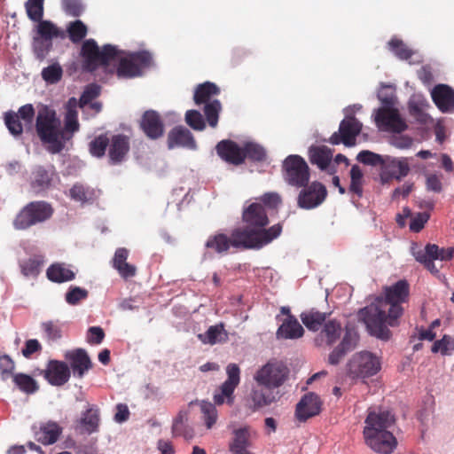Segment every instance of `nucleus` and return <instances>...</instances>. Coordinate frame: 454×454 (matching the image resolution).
Listing matches in <instances>:
<instances>
[{"label": "nucleus", "mask_w": 454, "mask_h": 454, "mask_svg": "<svg viewBox=\"0 0 454 454\" xmlns=\"http://www.w3.org/2000/svg\"><path fill=\"white\" fill-rule=\"evenodd\" d=\"M410 286L406 280H399L385 288V297H379L369 306L361 309L358 317L371 335L387 340L391 336L389 326L398 325L403 314V303L408 301Z\"/></svg>", "instance_id": "nucleus-1"}, {"label": "nucleus", "mask_w": 454, "mask_h": 454, "mask_svg": "<svg viewBox=\"0 0 454 454\" xmlns=\"http://www.w3.org/2000/svg\"><path fill=\"white\" fill-rule=\"evenodd\" d=\"M281 231L280 223L272 225L268 231L235 228L230 237L223 233L209 236L205 246L218 254L226 253L231 247L243 250L261 249L277 239Z\"/></svg>", "instance_id": "nucleus-2"}, {"label": "nucleus", "mask_w": 454, "mask_h": 454, "mask_svg": "<svg viewBox=\"0 0 454 454\" xmlns=\"http://www.w3.org/2000/svg\"><path fill=\"white\" fill-rule=\"evenodd\" d=\"M395 423V415L390 411L368 409L363 430L366 445L377 453L391 454L397 446L391 431Z\"/></svg>", "instance_id": "nucleus-3"}, {"label": "nucleus", "mask_w": 454, "mask_h": 454, "mask_svg": "<svg viewBox=\"0 0 454 454\" xmlns=\"http://www.w3.org/2000/svg\"><path fill=\"white\" fill-rule=\"evenodd\" d=\"M330 314L311 309L302 312L300 316L301 322L309 331H320L315 338L317 346L331 347L341 336L342 326L340 322L337 319L328 318Z\"/></svg>", "instance_id": "nucleus-4"}, {"label": "nucleus", "mask_w": 454, "mask_h": 454, "mask_svg": "<svg viewBox=\"0 0 454 454\" xmlns=\"http://www.w3.org/2000/svg\"><path fill=\"white\" fill-rule=\"evenodd\" d=\"M35 130L43 144H47V150L52 154L59 153L64 149L61 121L56 111L47 106L38 109L35 118Z\"/></svg>", "instance_id": "nucleus-5"}, {"label": "nucleus", "mask_w": 454, "mask_h": 454, "mask_svg": "<svg viewBox=\"0 0 454 454\" xmlns=\"http://www.w3.org/2000/svg\"><path fill=\"white\" fill-rule=\"evenodd\" d=\"M123 51L117 49L109 72L116 74L118 78L131 79L142 75L143 70L152 64V55L146 51L130 52L122 55Z\"/></svg>", "instance_id": "nucleus-6"}, {"label": "nucleus", "mask_w": 454, "mask_h": 454, "mask_svg": "<svg viewBox=\"0 0 454 454\" xmlns=\"http://www.w3.org/2000/svg\"><path fill=\"white\" fill-rule=\"evenodd\" d=\"M117 47L105 44L101 49L94 39L85 40L81 47L82 68L86 72H94L102 67L111 72L110 66L116 56Z\"/></svg>", "instance_id": "nucleus-7"}, {"label": "nucleus", "mask_w": 454, "mask_h": 454, "mask_svg": "<svg viewBox=\"0 0 454 454\" xmlns=\"http://www.w3.org/2000/svg\"><path fill=\"white\" fill-rule=\"evenodd\" d=\"M51 205L43 200L31 201L24 206L13 219L15 230L25 231L49 220L53 215Z\"/></svg>", "instance_id": "nucleus-8"}, {"label": "nucleus", "mask_w": 454, "mask_h": 454, "mask_svg": "<svg viewBox=\"0 0 454 454\" xmlns=\"http://www.w3.org/2000/svg\"><path fill=\"white\" fill-rule=\"evenodd\" d=\"M379 99L387 106L380 107L375 114V123L379 129L392 133H402L407 129L405 121L401 117L396 108L390 107L394 104L392 97H382Z\"/></svg>", "instance_id": "nucleus-9"}, {"label": "nucleus", "mask_w": 454, "mask_h": 454, "mask_svg": "<svg viewBox=\"0 0 454 454\" xmlns=\"http://www.w3.org/2000/svg\"><path fill=\"white\" fill-rule=\"evenodd\" d=\"M282 176L286 184L299 189L309 184L310 169L301 156L291 154L283 160Z\"/></svg>", "instance_id": "nucleus-10"}, {"label": "nucleus", "mask_w": 454, "mask_h": 454, "mask_svg": "<svg viewBox=\"0 0 454 454\" xmlns=\"http://www.w3.org/2000/svg\"><path fill=\"white\" fill-rule=\"evenodd\" d=\"M410 251L416 261L429 270L434 269V261H450L454 257V247H440L435 244H427L423 247L421 244L412 242Z\"/></svg>", "instance_id": "nucleus-11"}, {"label": "nucleus", "mask_w": 454, "mask_h": 454, "mask_svg": "<svg viewBox=\"0 0 454 454\" xmlns=\"http://www.w3.org/2000/svg\"><path fill=\"white\" fill-rule=\"evenodd\" d=\"M380 370L378 356L368 351L355 354L348 364V373L352 378H367Z\"/></svg>", "instance_id": "nucleus-12"}, {"label": "nucleus", "mask_w": 454, "mask_h": 454, "mask_svg": "<svg viewBox=\"0 0 454 454\" xmlns=\"http://www.w3.org/2000/svg\"><path fill=\"white\" fill-rule=\"evenodd\" d=\"M227 379L215 390L213 395L215 405L224 403L231 406L235 401L234 391L240 382V370L236 364H230L226 367Z\"/></svg>", "instance_id": "nucleus-13"}, {"label": "nucleus", "mask_w": 454, "mask_h": 454, "mask_svg": "<svg viewBox=\"0 0 454 454\" xmlns=\"http://www.w3.org/2000/svg\"><path fill=\"white\" fill-rule=\"evenodd\" d=\"M289 374V369L278 361H270L257 371L254 380L259 386H270L279 388Z\"/></svg>", "instance_id": "nucleus-14"}, {"label": "nucleus", "mask_w": 454, "mask_h": 454, "mask_svg": "<svg viewBox=\"0 0 454 454\" xmlns=\"http://www.w3.org/2000/svg\"><path fill=\"white\" fill-rule=\"evenodd\" d=\"M326 196V187L318 181H313L301 187L297 197V206L300 208L310 210L320 206Z\"/></svg>", "instance_id": "nucleus-15"}, {"label": "nucleus", "mask_w": 454, "mask_h": 454, "mask_svg": "<svg viewBox=\"0 0 454 454\" xmlns=\"http://www.w3.org/2000/svg\"><path fill=\"white\" fill-rule=\"evenodd\" d=\"M361 130L362 123L354 116L348 117L340 121L339 131L331 136L329 142L332 145L342 143L346 146H353Z\"/></svg>", "instance_id": "nucleus-16"}, {"label": "nucleus", "mask_w": 454, "mask_h": 454, "mask_svg": "<svg viewBox=\"0 0 454 454\" xmlns=\"http://www.w3.org/2000/svg\"><path fill=\"white\" fill-rule=\"evenodd\" d=\"M242 220L247 224L241 229L268 231L264 227L269 223V219L264 207L261 203L254 202L244 209Z\"/></svg>", "instance_id": "nucleus-17"}, {"label": "nucleus", "mask_w": 454, "mask_h": 454, "mask_svg": "<svg viewBox=\"0 0 454 454\" xmlns=\"http://www.w3.org/2000/svg\"><path fill=\"white\" fill-rule=\"evenodd\" d=\"M322 410V401L320 397L309 392L305 394L295 408V417L300 422H305L309 419L315 417L320 413Z\"/></svg>", "instance_id": "nucleus-18"}, {"label": "nucleus", "mask_w": 454, "mask_h": 454, "mask_svg": "<svg viewBox=\"0 0 454 454\" xmlns=\"http://www.w3.org/2000/svg\"><path fill=\"white\" fill-rule=\"evenodd\" d=\"M278 388L270 386H259L254 387L249 395V406L257 410L277 402L280 398Z\"/></svg>", "instance_id": "nucleus-19"}, {"label": "nucleus", "mask_w": 454, "mask_h": 454, "mask_svg": "<svg viewBox=\"0 0 454 454\" xmlns=\"http://www.w3.org/2000/svg\"><path fill=\"white\" fill-rule=\"evenodd\" d=\"M41 375L52 386H63L70 378V368L62 361L50 360L45 370H42Z\"/></svg>", "instance_id": "nucleus-20"}, {"label": "nucleus", "mask_w": 454, "mask_h": 454, "mask_svg": "<svg viewBox=\"0 0 454 454\" xmlns=\"http://www.w3.org/2000/svg\"><path fill=\"white\" fill-rule=\"evenodd\" d=\"M218 156L227 163L239 166L245 161L243 147L230 139L220 141L215 146Z\"/></svg>", "instance_id": "nucleus-21"}, {"label": "nucleus", "mask_w": 454, "mask_h": 454, "mask_svg": "<svg viewBox=\"0 0 454 454\" xmlns=\"http://www.w3.org/2000/svg\"><path fill=\"white\" fill-rule=\"evenodd\" d=\"M65 358L70 363L74 376L77 378H82L92 368V362L83 348H75L67 352Z\"/></svg>", "instance_id": "nucleus-22"}, {"label": "nucleus", "mask_w": 454, "mask_h": 454, "mask_svg": "<svg viewBox=\"0 0 454 454\" xmlns=\"http://www.w3.org/2000/svg\"><path fill=\"white\" fill-rule=\"evenodd\" d=\"M108 147L109 163L116 165L122 162L129 152V138L123 134L113 135Z\"/></svg>", "instance_id": "nucleus-23"}, {"label": "nucleus", "mask_w": 454, "mask_h": 454, "mask_svg": "<svg viewBox=\"0 0 454 454\" xmlns=\"http://www.w3.org/2000/svg\"><path fill=\"white\" fill-rule=\"evenodd\" d=\"M431 97L442 113L454 112V90L447 84H437L431 91Z\"/></svg>", "instance_id": "nucleus-24"}, {"label": "nucleus", "mask_w": 454, "mask_h": 454, "mask_svg": "<svg viewBox=\"0 0 454 454\" xmlns=\"http://www.w3.org/2000/svg\"><path fill=\"white\" fill-rule=\"evenodd\" d=\"M140 127L151 139H158L164 133V124L160 114L153 111H145L142 116Z\"/></svg>", "instance_id": "nucleus-25"}, {"label": "nucleus", "mask_w": 454, "mask_h": 454, "mask_svg": "<svg viewBox=\"0 0 454 454\" xmlns=\"http://www.w3.org/2000/svg\"><path fill=\"white\" fill-rule=\"evenodd\" d=\"M167 142L168 149L184 147L194 150L196 148V141L193 135L184 126L173 128L168 134Z\"/></svg>", "instance_id": "nucleus-26"}, {"label": "nucleus", "mask_w": 454, "mask_h": 454, "mask_svg": "<svg viewBox=\"0 0 454 454\" xmlns=\"http://www.w3.org/2000/svg\"><path fill=\"white\" fill-rule=\"evenodd\" d=\"M54 174L53 166L49 168L43 166H36L31 174V188L37 193L49 189L51 185Z\"/></svg>", "instance_id": "nucleus-27"}, {"label": "nucleus", "mask_w": 454, "mask_h": 454, "mask_svg": "<svg viewBox=\"0 0 454 454\" xmlns=\"http://www.w3.org/2000/svg\"><path fill=\"white\" fill-rule=\"evenodd\" d=\"M63 428L57 422L50 420L41 423L35 435L37 442L43 445H51L59 440Z\"/></svg>", "instance_id": "nucleus-28"}, {"label": "nucleus", "mask_w": 454, "mask_h": 454, "mask_svg": "<svg viewBox=\"0 0 454 454\" xmlns=\"http://www.w3.org/2000/svg\"><path fill=\"white\" fill-rule=\"evenodd\" d=\"M76 106V99L74 98H71L68 100V109L65 117V125L64 128H62L63 135L60 137V139L64 141V145H66V142L73 137V134L78 131L80 128L77 119L78 114L75 109Z\"/></svg>", "instance_id": "nucleus-29"}, {"label": "nucleus", "mask_w": 454, "mask_h": 454, "mask_svg": "<svg viewBox=\"0 0 454 454\" xmlns=\"http://www.w3.org/2000/svg\"><path fill=\"white\" fill-rule=\"evenodd\" d=\"M430 106L427 99L420 95H414L408 103L410 114L419 123L427 124L430 121V116L426 110Z\"/></svg>", "instance_id": "nucleus-30"}, {"label": "nucleus", "mask_w": 454, "mask_h": 454, "mask_svg": "<svg viewBox=\"0 0 454 454\" xmlns=\"http://www.w3.org/2000/svg\"><path fill=\"white\" fill-rule=\"evenodd\" d=\"M100 422V411L96 405H89L85 411L82 412L78 421L82 431L89 434L98 430Z\"/></svg>", "instance_id": "nucleus-31"}, {"label": "nucleus", "mask_w": 454, "mask_h": 454, "mask_svg": "<svg viewBox=\"0 0 454 454\" xmlns=\"http://www.w3.org/2000/svg\"><path fill=\"white\" fill-rule=\"evenodd\" d=\"M304 329L295 317H289L284 319L277 331L278 339L294 340L302 337Z\"/></svg>", "instance_id": "nucleus-32"}, {"label": "nucleus", "mask_w": 454, "mask_h": 454, "mask_svg": "<svg viewBox=\"0 0 454 454\" xmlns=\"http://www.w3.org/2000/svg\"><path fill=\"white\" fill-rule=\"evenodd\" d=\"M44 262V255L35 254L27 259L19 262L20 272L26 278H36L41 273Z\"/></svg>", "instance_id": "nucleus-33"}, {"label": "nucleus", "mask_w": 454, "mask_h": 454, "mask_svg": "<svg viewBox=\"0 0 454 454\" xmlns=\"http://www.w3.org/2000/svg\"><path fill=\"white\" fill-rule=\"evenodd\" d=\"M47 278L54 283H64L74 279V271L62 262L50 265L46 270Z\"/></svg>", "instance_id": "nucleus-34"}, {"label": "nucleus", "mask_w": 454, "mask_h": 454, "mask_svg": "<svg viewBox=\"0 0 454 454\" xmlns=\"http://www.w3.org/2000/svg\"><path fill=\"white\" fill-rule=\"evenodd\" d=\"M309 158L312 164L321 170L327 168L333 159V152L327 146H311L309 150Z\"/></svg>", "instance_id": "nucleus-35"}, {"label": "nucleus", "mask_w": 454, "mask_h": 454, "mask_svg": "<svg viewBox=\"0 0 454 454\" xmlns=\"http://www.w3.org/2000/svg\"><path fill=\"white\" fill-rule=\"evenodd\" d=\"M250 432L248 427H242L234 431V437L230 443V450L231 454H241L249 451L250 447Z\"/></svg>", "instance_id": "nucleus-36"}, {"label": "nucleus", "mask_w": 454, "mask_h": 454, "mask_svg": "<svg viewBox=\"0 0 454 454\" xmlns=\"http://www.w3.org/2000/svg\"><path fill=\"white\" fill-rule=\"evenodd\" d=\"M220 93V89L216 84L206 82L199 84L194 91L193 100L196 105L200 106L202 104H207L213 96H216Z\"/></svg>", "instance_id": "nucleus-37"}, {"label": "nucleus", "mask_w": 454, "mask_h": 454, "mask_svg": "<svg viewBox=\"0 0 454 454\" xmlns=\"http://www.w3.org/2000/svg\"><path fill=\"white\" fill-rule=\"evenodd\" d=\"M187 420L188 412L186 411H180L173 421V436H183L185 439H192L193 437V429L186 424Z\"/></svg>", "instance_id": "nucleus-38"}, {"label": "nucleus", "mask_w": 454, "mask_h": 454, "mask_svg": "<svg viewBox=\"0 0 454 454\" xmlns=\"http://www.w3.org/2000/svg\"><path fill=\"white\" fill-rule=\"evenodd\" d=\"M392 172L388 175L387 171L383 170L381 173V180L387 182L389 178H395L401 180L405 177L410 172V164L406 158L394 160L390 165Z\"/></svg>", "instance_id": "nucleus-39"}, {"label": "nucleus", "mask_w": 454, "mask_h": 454, "mask_svg": "<svg viewBox=\"0 0 454 454\" xmlns=\"http://www.w3.org/2000/svg\"><path fill=\"white\" fill-rule=\"evenodd\" d=\"M203 343L214 345L217 342L224 341L227 339V333L224 331L223 324L211 325L204 334L199 335Z\"/></svg>", "instance_id": "nucleus-40"}, {"label": "nucleus", "mask_w": 454, "mask_h": 454, "mask_svg": "<svg viewBox=\"0 0 454 454\" xmlns=\"http://www.w3.org/2000/svg\"><path fill=\"white\" fill-rule=\"evenodd\" d=\"M110 137L107 133L100 134L95 137L89 143V152L96 158H103L106 155V149L109 147Z\"/></svg>", "instance_id": "nucleus-41"}, {"label": "nucleus", "mask_w": 454, "mask_h": 454, "mask_svg": "<svg viewBox=\"0 0 454 454\" xmlns=\"http://www.w3.org/2000/svg\"><path fill=\"white\" fill-rule=\"evenodd\" d=\"M201 419L207 429H211L218 419V411L215 405L207 401L200 403Z\"/></svg>", "instance_id": "nucleus-42"}, {"label": "nucleus", "mask_w": 454, "mask_h": 454, "mask_svg": "<svg viewBox=\"0 0 454 454\" xmlns=\"http://www.w3.org/2000/svg\"><path fill=\"white\" fill-rule=\"evenodd\" d=\"M67 32L70 41L78 43L87 35L88 28L82 20H76L68 24Z\"/></svg>", "instance_id": "nucleus-43"}, {"label": "nucleus", "mask_w": 454, "mask_h": 454, "mask_svg": "<svg viewBox=\"0 0 454 454\" xmlns=\"http://www.w3.org/2000/svg\"><path fill=\"white\" fill-rule=\"evenodd\" d=\"M13 382L22 391L27 394H33L38 389L37 382L29 375L25 373H17L13 375Z\"/></svg>", "instance_id": "nucleus-44"}, {"label": "nucleus", "mask_w": 454, "mask_h": 454, "mask_svg": "<svg viewBox=\"0 0 454 454\" xmlns=\"http://www.w3.org/2000/svg\"><path fill=\"white\" fill-rule=\"evenodd\" d=\"M4 121L9 132L15 137H20L23 133V125L18 114L13 111L4 113Z\"/></svg>", "instance_id": "nucleus-45"}, {"label": "nucleus", "mask_w": 454, "mask_h": 454, "mask_svg": "<svg viewBox=\"0 0 454 454\" xmlns=\"http://www.w3.org/2000/svg\"><path fill=\"white\" fill-rule=\"evenodd\" d=\"M37 22V33L41 38L51 42L54 37L63 36L62 32L51 21L42 19Z\"/></svg>", "instance_id": "nucleus-46"}, {"label": "nucleus", "mask_w": 454, "mask_h": 454, "mask_svg": "<svg viewBox=\"0 0 454 454\" xmlns=\"http://www.w3.org/2000/svg\"><path fill=\"white\" fill-rule=\"evenodd\" d=\"M243 153L245 160L248 159L252 161L262 162L266 159V152L262 146L255 143H247L243 146Z\"/></svg>", "instance_id": "nucleus-47"}, {"label": "nucleus", "mask_w": 454, "mask_h": 454, "mask_svg": "<svg viewBox=\"0 0 454 454\" xmlns=\"http://www.w3.org/2000/svg\"><path fill=\"white\" fill-rule=\"evenodd\" d=\"M44 0H27L25 4L27 15L32 21H40L43 17Z\"/></svg>", "instance_id": "nucleus-48"}, {"label": "nucleus", "mask_w": 454, "mask_h": 454, "mask_svg": "<svg viewBox=\"0 0 454 454\" xmlns=\"http://www.w3.org/2000/svg\"><path fill=\"white\" fill-rule=\"evenodd\" d=\"M388 47L398 59L403 60H407L413 55V51L402 40L397 38H392L388 42Z\"/></svg>", "instance_id": "nucleus-49"}, {"label": "nucleus", "mask_w": 454, "mask_h": 454, "mask_svg": "<svg viewBox=\"0 0 454 454\" xmlns=\"http://www.w3.org/2000/svg\"><path fill=\"white\" fill-rule=\"evenodd\" d=\"M221 109V103L217 99H215L207 104H205L204 114L209 126L213 128L216 127Z\"/></svg>", "instance_id": "nucleus-50"}, {"label": "nucleus", "mask_w": 454, "mask_h": 454, "mask_svg": "<svg viewBox=\"0 0 454 454\" xmlns=\"http://www.w3.org/2000/svg\"><path fill=\"white\" fill-rule=\"evenodd\" d=\"M349 191L358 197L363 194V172L357 165L352 166L350 169Z\"/></svg>", "instance_id": "nucleus-51"}, {"label": "nucleus", "mask_w": 454, "mask_h": 454, "mask_svg": "<svg viewBox=\"0 0 454 454\" xmlns=\"http://www.w3.org/2000/svg\"><path fill=\"white\" fill-rule=\"evenodd\" d=\"M63 70L59 64L55 63L42 70L43 79L51 84L57 83L62 78Z\"/></svg>", "instance_id": "nucleus-52"}, {"label": "nucleus", "mask_w": 454, "mask_h": 454, "mask_svg": "<svg viewBox=\"0 0 454 454\" xmlns=\"http://www.w3.org/2000/svg\"><path fill=\"white\" fill-rule=\"evenodd\" d=\"M89 292L80 286H71L66 293L65 299L69 305H77L81 301L87 299Z\"/></svg>", "instance_id": "nucleus-53"}, {"label": "nucleus", "mask_w": 454, "mask_h": 454, "mask_svg": "<svg viewBox=\"0 0 454 454\" xmlns=\"http://www.w3.org/2000/svg\"><path fill=\"white\" fill-rule=\"evenodd\" d=\"M358 340V333L354 329L347 328L344 336L338 346L348 353L356 347Z\"/></svg>", "instance_id": "nucleus-54"}, {"label": "nucleus", "mask_w": 454, "mask_h": 454, "mask_svg": "<svg viewBox=\"0 0 454 454\" xmlns=\"http://www.w3.org/2000/svg\"><path fill=\"white\" fill-rule=\"evenodd\" d=\"M356 159L364 165L380 166L384 164V160L381 155L367 150L361 151L357 154Z\"/></svg>", "instance_id": "nucleus-55"}, {"label": "nucleus", "mask_w": 454, "mask_h": 454, "mask_svg": "<svg viewBox=\"0 0 454 454\" xmlns=\"http://www.w3.org/2000/svg\"><path fill=\"white\" fill-rule=\"evenodd\" d=\"M185 121L195 130H203L206 128L203 116L197 110H188L185 114Z\"/></svg>", "instance_id": "nucleus-56"}, {"label": "nucleus", "mask_w": 454, "mask_h": 454, "mask_svg": "<svg viewBox=\"0 0 454 454\" xmlns=\"http://www.w3.org/2000/svg\"><path fill=\"white\" fill-rule=\"evenodd\" d=\"M51 48V42L43 38H34L33 51L37 59L43 60Z\"/></svg>", "instance_id": "nucleus-57"}, {"label": "nucleus", "mask_w": 454, "mask_h": 454, "mask_svg": "<svg viewBox=\"0 0 454 454\" xmlns=\"http://www.w3.org/2000/svg\"><path fill=\"white\" fill-rule=\"evenodd\" d=\"M15 369L14 361L8 355L0 356V375L3 380H6L11 376L13 377Z\"/></svg>", "instance_id": "nucleus-58"}, {"label": "nucleus", "mask_w": 454, "mask_h": 454, "mask_svg": "<svg viewBox=\"0 0 454 454\" xmlns=\"http://www.w3.org/2000/svg\"><path fill=\"white\" fill-rule=\"evenodd\" d=\"M61 4L64 12L73 17H79L84 11L81 0H62Z\"/></svg>", "instance_id": "nucleus-59"}, {"label": "nucleus", "mask_w": 454, "mask_h": 454, "mask_svg": "<svg viewBox=\"0 0 454 454\" xmlns=\"http://www.w3.org/2000/svg\"><path fill=\"white\" fill-rule=\"evenodd\" d=\"M100 94V88L96 84H90L86 87L84 91L82 92L80 100L79 106L80 107H83L84 106L90 103L93 99L98 97Z\"/></svg>", "instance_id": "nucleus-60"}, {"label": "nucleus", "mask_w": 454, "mask_h": 454, "mask_svg": "<svg viewBox=\"0 0 454 454\" xmlns=\"http://www.w3.org/2000/svg\"><path fill=\"white\" fill-rule=\"evenodd\" d=\"M430 218L428 212H419L415 214L410 223V230L413 232H419Z\"/></svg>", "instance_id": "nucleus-61"}, {"label": "nucleus", "mask_w": 454, "mask_h": 454, "mask_svg": "<svg viewBox=\"0 0 454 454\" xmlns=\"http://www.w3.org/2000/svg\"><path fill=\"white\" fill-rule=\"evenodd\" d=\"M42 328L49 340H56L61 338V329L58 323L53 321L44 322L42 324Z\"/></svg>", "instance_id": "nucleus-62"}, {"label": "nucleus", "mask_w": 454, "mask_h": 454, "mask_svg": "<svg viewBox=\"0 0 454 454\" xmlns=\"http://www.w3.org/2000/svg\"><path fill=\"white\" fill-rule=\"evenodd\" d=\"M89 189L81 184H75L70 189V197L71 199L80 201L86 202L89 200Z\"/></svg>", "instance_id": "nucleus-63"}, {"label": "nucleus", "mask_w": 454, "mask_h": 454, "mask_svg": "<svg viewBox=\"0 0 454 454\" xmlns=\"http://www.w3.org/2000/svg\"><path fill=\"white\" fill-rule=\"evenodd\" d=\"M20 120H22L25 125L29 127L32 125L35 118V108L31 104H27L20 106L16 113Z\"/></svg>", "instance_id": "nucleus-64"}]
</instances>
